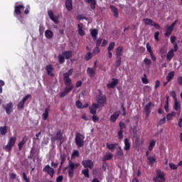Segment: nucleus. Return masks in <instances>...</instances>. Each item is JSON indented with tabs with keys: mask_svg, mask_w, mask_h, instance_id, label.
<instances>
[{
	"mask_svg": "<svg viewBox=\"0 0 182 182\" xmlns=\"http://www.w3.org/2000/svg\"><path fill=\"white\" fill-rule=\"evenodd\" d=\"M72 75H73V69H70L68 72L65 73L63 74V80H64L65 85L66 86V87L64 90V92H65L67 95L68 93H70V92H72V90L73 89V85L72 84V79L69 77L70 76H72Z\"/></svg>",
	"mask_w": 182,
	"mask_h": 182,
	"instance_id": "1",
	"label": "nucleus"
},
{
	"mask_svg": "<svg viewBox=\"0 0 182 182\" xmlns=\"http://www.w3.org/2000/svg\"><path fill=\"white\" fill-rule=\"evenodd\" d=\"M79 166H80V164H79V163L75 164L72 161H69L68 166L65 168V170H68V176L70 178H72V177H73L75 170H76V168H77V167H79Z\"/></svg>",
	"mask_w": 182,
	"mask_h": 182,
	"instance_id": "2",
	"label": "nucleus"
},
{
	"mask_svg": "<svg viewBox=\"0 0 182 182\" xmlns=\"http://www.w3.org/2000/svg\"><path fill=\"white\" fill-rule=\"evenodd\" d=\"M15 143H16V137H10L8 144L5 146H4V150H5V151H7L8 153H11V151H12V148L14 147V146H15Z\"/></svg>",
	"mask_w": 182,
	"mask_h": 182,
	"instance_id": "3",
	"label": "nucleus"
},
{
	"mask_svg": "<svg viewBox=\"0 0 182 182\" xmlns=\"http://www.w3.org/2000/svg\"><path fill=\"white\" fill-rule=\"evenodd\" d=\"M72 58V50L63 51L62 55H58L59 63H64L65 59L67 60Z\"/></svg>",
	"mask_w": 182,
	"mask_h": 182,
	"instance_id": "4",
	"label": "nucleus"
},
{
	"mask_svg": "<svg viewBox=\"0 0 182 182\" xmlns=\"http://www.w3.org/2000/svg\"><path fill=\"white\" fill-rule=\"evenodd\" d=\"M75 144L77 147H83L85 146V136L80 133L75 134Z\"/></svg>",
	"mask_w": 182,
	"mask_h": 182,
	"instance_id": "5",
	"label": "nucleus"
},
{
	"mask_svg": "<svg viewBox=\"0 0 182 182\" xmlns=\"http://www.w3.org/2000/svg\"><path fill=\"white\" fill-rule=\"evenodd\" d=\"M164 172L161 171L160 170H156V176L153 178V181L154 182H164L166 181Z\"/></svg>",
	"mask_w": 182,
	"mask_h": 182,
	"instance_id": "6",
	"label": "nucleus"
},
{
	"mask_svg": "<svg viewBox=\"0 0 182 182\" xmlns=\"http://www.w3.org/2000/svg\"><path fill=\"white\" fill-rule=\"evenodd\" d=\"M177 24V21H175L171 26L166 25V32L165 33V36L166 38H168L171 35V33L173 32L174 27Z\"/></svg>",
	"mask_w": 182,
	"mask_h": 182,
	"instance_id": "7",
	"label": "nucleus"
},
{
	"mask_svg": "<svg viewBox=\"0 0 182 182\" xmlns=\"http://www.w3.org/2000/svg\"><path fill=\"white\" fill-rule=\"evenodd\" d=\"M25 9V6L23 4L18 5V3L16 4L14 6V14L15 15H21L22 14V10Z\"/></svg>",
	"mask_w": 182,
	"mask_h": 182,
	"instance_id": "8",
	"label": "nucleus"
},
{
	"mask_svg": "<svg viewBox=\"0 0 182 182\" xmlns=\"http://www.w3.org/2000/svg\"><path fill=\"white\" fill-rule=\"evenodd\" d=\"M151 107H154V104L152 102L146 104L144 107L145 114L147 117H149V116H150V114L151 113Z\"/></svg>",
	"mask_w": 182,
	"mask_h": 182,
	"instance_id": "9",
	"label": "nucleus"
},
{
	"mask_svg": "<svg viewBox=\"0 0 182 182\" xmlns=\"http://www.w3.org/2000/svg\"><path fill=\"white\" fill-rule=\"evenodd\" d=\"M82 165L85 168H90L92 170L93 168V161L90 159L84 160L82 161Z\"/></svg>",
	"mask_w": 182,
	"mask_h": 182,
	"instance_id": "10",
	"label": "nucleus"
},
{
	"mask_svg": "<svg viewBox=\"0 0 182 182\" xmlns=\"http://www.w3.org/2000/svg\"><path fill=\"white\" fill-rule=\"evenodd\" d=\"M43 171L45 173H48L50 177L53 178V175L55 174V170L53 169V168H51L50 166L46 165Z\"/></svg>",
	"mask_w": 182,
	"mask_h": 182,
	"instance_id": "11",
	"label": "nucleus"
},
{
	"mask_svg": "<svg viewBox=\"0 0 182 182\" xmlns=\"http://www.w3.org/2000/svg\"><path fill=\"white\" fill-rule=\"evenodd\" d=\"M97 102L100 106H105L106 105V96L102 95V94L99 95L97 97Z\"/></svg>",
	"mask_w": 182,
	"mask_h": 182,
	"instance_id": "12",
	"label": "nucleus"
},
{
	"mask_svg": "<svg viewBox=\"0 0 182 182\" xmlns=\"http://www.w3.org/2000/svg\"><path fill=\"white\" fill-rule=\"evenodd\" d=\"M3 107L6 110L7 114H11L14 112V104H12V102L4 105Z\"/></svg>",
	"mask_w": 182,
	"mask_h": 182,
	"instance_id": "13",
	"label": "nucleus"
},
{
	"mask_svg": "<svg viewBox=\"0 0 182 182\" xmlns=\"http://www.w3.org/2000/svg\"><path fill=\"white\" fill-rule=\"evenodd\" d=\"M173 109L176 112H178V116L181 114V102L177 100L174 101Z\"/></svg>",
	"mask_w": 182,
	"mask_h": 182,
	"instance_id": "14",
	"label": "nucleus"
},
{
	"mask_svg": "<svg viewBox=\"0 0 182 182\" xmlns=\"http://www.w3.org/2000/svg\"><path fill=\"white\" fill-rule=\"evenodd\" d=\"M28 97H31V95H26L21 102H20L18 105V110H22L23 109V106H25V102L28 100Z\"/></svg>",
	"mask_w": 182,
	"mask_h": 182,
	"instance_id": "15",
	"label": "nucleus"
},
{
	"mask_svg": "<svg viewBox=\"0 0 182 182\" xmlns=\"http://www.w3.org/2000/svg\"><path fill=\"white\" fill-rule=\"evenodd\" d=\"M118 83H119V80H117L116 78H113L112 82H111L107 85V87L108 89H114V87L117 86Z\"/></svg>",
	"mask_w": 182,
	"mask_h": 182,
	"instance_id": "16",
	"label": "nucleus"
},
{
	"mask_svg": "<svg viewBox=\"0 0 182 182\" xmlns=\"http://www.w3.org/2000/svg\"><path fill=\"white\" fill-rule=\"evenodd\" d=\"M46 70L47 71V74L48 76H51V77H53L55 76V74H53V67L51 65H48L46 67Z\"/></svg>",
	"mask_w": 182,
	"mask_h": 182,
	"instance_id": "17",
	"label": "nucleus"
},
{
	"mask_svg": "<svg viewBox=\"0 0 182 182\" xmlns=\"http://www.w3.org/2000/svg\"><path fill=\"white\" fill-rule=\"evenodd\" d=\"M99 108V104H92L91 107H90V112L91 114H96V112L97 111V109Z\"/></svg>",
	"mask_w": 182,
	"mask_h": 182,
	"instance_id": "18",
	"label": "nucleus"
},
{
	"mask_svg": "<svg viewBox=\"0 0 182 182\" xmlns=\"http://www.w3.org/2000/svg\"><path fill=\"white\" fill-rule=\"evenodd\" d=\"M119 116H120V111L115 112L111 117H110V122H112L114 123L116 120L119 118Z\"/></svg>",
	"mask_w": 182,
	"mask_h": 182,
	"instance_id": "19",
	"label": "nucleus"
},
{
	"mask_svg": "<svg viewBox=\"0 0 182 182\" xmlns=\"http://www.w3.org/2000/svg\"><path fill=\"white\" fill-rule=\"evenodd\" d=\"M48 15L51 21H53V22H54V23H59V21H58V18H56L55 17V16L53 15V11H48Z\"/></svg>",
	"mask_w": 182,
	"mask_h": 182,
	"instance_id": "20",
	"label": "nucleus"
},
{
	"mask_svg": "<svg viewBox=\"0 0 182 182\" xmlns=\"http://www.w3.org/2000/svg\"><path fill=\"white\" fill-rule=\"evenodd\" d=\"M174 58V49H171L166 54V60L170 61Z\"/></svg>",
	"mask_w": 182,
	"mask_h": 182,
	"instance_id": "21",
	"label": "nucleus"
},
{
	"mask_svg": "<svg viewBox=\"0 0 182 182\" xmlns=\"http://www.w3.org/2000/svg\"><path fill=\"white\" fill-rule=\"evenodd\" d=\"M87 73L90 76V77H93L95 74L96 73V68H88L87 69Z\"/></svg>",
	"mask_w": 182,
	"mask_h": 182,
	"instance_id": "22",
	"label": "nucleus"
},
{
	"mask_svg": "<svg viewBox=\"0 0 182 182\" xmlns=\"http://www.w3.org/2000/svg\"><path fill=\"white\" fill-rule=\"evenodd\" d=\"M50 108L49 107L45 109V112L42 115L43 120H48V117H49V112Z\"/></svg>",
	"mask_w": 182,
	"mask_h": 182,
	"instance_id": "23",
	"label": "nucleus"
},
{
	"mask_svg": "<svg viewBox=\"0 0 182 182\" xmlns=\"http://www.w3.org/2000/svg\"><path fill=\"white\" fill-rule=\"evenodd\" d=\"M112 159H113V154L107 152L102 158V161H107V160H112Z\"/></svg>",
	"mask_w": 182,
	"mask_h": 182,
	"instance_id": "24",
	"label": "nucleus"
},
{
	"mask_svg": "<svg viewBox=\"0 0 182 182\" xmlns=\"http://www.w3.org/2000/svg\"><path fill=\"white\" fill-rule=\"evenodd\" d=\"M78 28V33L80 35V36H85V31L83 30V24L82 23H79L77 25Z\"/></svg>",
	"mask_w": 182,
	"mask_h": 182,
	"instance_id": "25",
	"label": "nucleus"
},
{
	"mask_svg": "<svg viewBox=\"0 0 182 182\" xmlns=\"http://www.w3.org/2000/svg\"><path fill=\"white\" fill-rule=\"evenodd\" d=\"M65 6L68 11H72L73 9V5L72 0H66L65 1Z\"/></svg>",
	"mask_w": 182,
	"mask_h": 182,
	"instance_id": "26",
	"label": "nucleus"
},
{
	"mask_svg": "<svg viewBox=\"0 0 182 182\" xmlns=\"http://www.w3.org/2000/svg\"><path fill=\"white\" fill-rule=\"evenodd\" d=\"M110 9L114 14V18H119V10L114 6H110Z\"/></svg>",
	"mask_w": 182,
	"mask_h": 182,
	"instance_id": "27",
	"label": "nucleus"
},
{
	"mask_svg": "<svg viewBox=\"0 0 182 182\" xmlns=\"http://www.w3.org/2000/svg\"><path fill=\"white\" fill-rule=\"evenodd\" d=\"M98 31L97 29H92L90 31V34H91V36L93 39V41H96V39H97V35H98Z\"/></svg>",
	"mask_w": 182,
	"mask_h": 182,
	"instance_id": "28",
	"label": "nucleus"
},
{
	"mask_svg": "<svg viewBox=\"0 0 182 182\" xmlns=\"http://www.w3.org/2000/svg\"><path fill=\"white\" fill-rule=\"evenodd\" d=\"M124 149L127 151L129 150H130V141L129 140V139L126 138L124 139Z\"/></svg>",
	"mask_w": 182,
	"mask_h": 182,
	"instance_id": "29",
	"label": "nucleus"
},
{
	"mask_svg": "<svg viewBox=\"0 0 182 182\" xmlns=\"http://www.w3.org/2000/svg\"><path fill=\"white\" fill-rule=\"evenodd\" d=\"M45 36L47 39H52L53 38V32L50 30H46L45 31Z\"/></svg>",
	"mask_w": 182,
	"mask_h": 182,
	"instance_id": "30",
	"label": "nucleus"
},
{
	"mask_svg": "<svg viewBox=\"0 0 182 182\" xmlns=\"http://www.w3.org/2000/svg\"><path fill=\"white\" fill-rule=\"evenodd\" d=\"M87 4H90L91 9H95L96 8V0H85Z\"/></svg>",
	"mask_w": 182,
	"mask_h": 182,
	"instance_id": "31",
	"label": "nucleus"
},
{
	"mask_svg": "<svg viewBox=\"0 0 182 182\" xmlns=\"http://www.w3.org/2000/svg\"><path fill=\"white\" fill-rule=\"evenodd\" d=\"M143 22L145 25L153 26V23H154V21L150 18H144Z\"/></svg>",
	"mask_w": 182,
	"mask_h": 182,
	"instance_id": "32",
	"label": "nucleus"
},
{
	"mask_svg": "<svg viewBox=\"0 0 182 182\" xmlns=\"http://www.w3.org/2000/svg\"><path fill=\"white\" fill-rule=\"evenodd\" d=\"M147 160H148V164L149 166H153V164L156 163V157L154 156H148Z\"/></svg>",
	"mask_w": 182,
	"mask_h": 182,
	"instance_id": "33",
	"label": "nucleus"
},
{
	"mask_svg": "<svg viewBox=\"0 0 182 182\" xmlns=\"http://www.w3.org/2000/svg\"><path fill=\"white\" fill-rule=\"evenodd\" d=\"M6 133H8V128L6 127V126L1 127L0 134H1V136H5Z\"/></svg>",
	"mask_w": 182,
	"mask_h": 182,
	"instance_id": "34",
	"label": "nucleus"
},
{
	"mask_svg": "<svg viewBox=\"0 0 182 182\" xmlns=\"http://www.w3.org/2000/svg\"><path fill=\"white\" fill-rule=\"evenodd\" d=\"M154 146H156V140H151L148 146L149 151H151L154 149Z\"/></svg>",
	"mask_w": 182,
	"mask_h": 182,
	"instance_id": "35",
	"label": "nucleus"
},
{
	"mask_svg": "<svg viewBox=\"0 0 182 182\" xmlns=\"http://www.w3.org/2000/svg\"><path fill=\"white\" fill-rule=\"evenodd\" d=\"M144 65L146 66V68H150V66H151V60H150V58H144L143 60Z\"/></svg>",
	"mask_w": 182,
	"mask_h": 182,
	"instance_id": "36",
	"label": "nucleus"
},
{
	"mask_svg": "<svg viewBox=\"0 0 182 182\" xmlns=\"http://www.w3.org/2000/svg\"><path fill=\"white\" fill-rule=\"evenodd\" d=\"M122 52H123V47L119 46L117 48V51H116L117 58H121L122 57Z\"/></svg>",
	"mask_w": 182,
	"mask_h": 182,
	"instance_id": "37",
	"label": "nucleus"
},
{
	"mask_svg": "<svg viewBox=\"0 0 182 182\" xmlns=\"http://www.w3.org/2000/svg\"><path fill=\"white\" fill-rule=\"evenodd\" d=\"M106 146H107V149H108L109 150H112V151H113V150L116 149V146H117V144L107 143Z\"/></svg>",
	"mask_w": 182,
	"mask_h": 182,
	"instance_id": "38",
	"label": "nucleus"
},
{
	"mask_svg": "<svg viewBox=\"0 0 182 182\" xmlns=\"http://www.w3.org/2000/svg\"><path fill=\"white\" fill-rule=\"evenodd\" d=\"M77 109H85V107H87V106H89L88 105H85V106H83L82 105V102H80V100H77L75 103Z\"/></svg>",
	"mask_w": 182,
	"mask_h": 182,
	"instance_id": "39",
	"label": "nucleus"
},
{
	"mask_svg": "<svg viewBox=\"0 0 182 182\" xmlns=\"http://www.w3.org/2000/svg\"><path fill=\"white\" fill-rule=\"evenodd\" d=\"M173 77H174V71H171L168 73V75L166 76V80H168V82H171Z\"/></svg>",
	"mask_w": 182,
	"mask_h": 182,
	"instance_id": "40",
	"label": "nucleus"
},
{
	"mask_svg": "<svg viewBox=\"0 0 182 182\" xmlns=\"http://www.w3.org/2000/svg\"><path fill=\"white\" fill-rule=\"evenodd\" d=\"M63 137V134H62V131L59 130L57 132V134H56V137L55 139V140H62Z\"/></svg>",
	"mask_w": 182,
	"mask_h": 182,
	"instance_id": "41",
	"label": "nucleus"
},
{
	"mask_svg": "<svg viewBox=\"0 0 182 182\" xmlns=\"http://www.w3.org/2000/svg\"><path fill=\"white\" fill-rule=\"evenodd\" d=\"M119 150L117 151L116 155L117 157H123L124 156V154L123 153V149H122V146L118 147Z\"/></svg>",
	"mask_w": 182,
	"mask_h": 182,
	"instance_id": "42",
	"label": "nucleus"
},
{
	"mask_svg": "<svg viewBox=\"0 0 182 182\" xmlns=\"http://www.w3.org/2000/svg\"><path fill=\"white\" fill-rule=\"evenodd\" d=\"M26 143V138H23L21 141L18 143V149L22 150V147H23V145Z\"/></svg>",
	"mask_w": 182,
	"mask_h": 182,
	"instance_id": "43",
	"label": "nucleus"
},
{
	"mask_svg": "<svg viewBox=\"0 0 182 182\" xmlns=\"http://www.w3.org/2000/svg\"><path fill=\"white\" fill-rule=\"evenodd\" d=\"M82 174H83L84 177H86L87 178H89V177H90V176L89 175V169L88 168H85V169L82 170Z\"/></svg>",
	"mask_w": 182,
	"mask_h": 182,
	"instance_id": "44",
	"label": "nucleus"
},
{
	"mask_svg": "<svg viewBox=\"0 0 182 182\" xmlns=\"http://www.w3.org/2000/svg\"><path fill=\"white\" fill-rule=\"evenodd\" d=\"M176 112H172L171 113H169L166 115V119L167 120H171V119L173 117H174V116H176Z\"/></svg>",
	"mask_w": 182,
	"mask_h": 182,
	"instance_id": "45",
	"label": "nucleus"
},
{
	"mask_svg": "<svg viewBox=\"0 0 182 182\" xmlns=\"http://www.w3.org/2000/svg\"><path fill=\"white\" fill-rule=\"evenodd\" d=\"M122 65V58L121 57H117V60L115 62V66L116 68H119Z\"/></svg>",
	"mask_w": 182,
	"mask_h": 182,
	"instance_id": "46",
	"label": "nucleus"
},
{
	"mask_svg": "<svg viewBox=\"0 0 182 182\" xmlns=\"http://www.w3.org/2000/svg\"><path fill=\"white\" fill-rule=\"evenodd\" d=\"M115 43L114 42H111L107 48V50L108 51H112L114 49V46H115Z\"/></svg>",
	"mask_w": 182,
	"mask_h": 182,
	"instance_id": "47",
	"label": "nucleus"
},
{
	"mask_svg": "<svg viewBox=\"0 0 182 182\" xmlns=\"http://www.w3.org/2000/svg\"><path fill=\"white\" fill-rule=\"evenodd\" d=\"M144 77L141 78V82L144 85H147L149 83V79H147V75L146 74L144 75Z\"/></svg>",
	"mask_w": 182,
	"mask_h": 182,
	"instance_id": "48",
	"label": "nucleus"
},
{
	"mask_svg": "<svg viewBox=\"0 0 182 182\" xmlns=\"http://www.w3.org/2000/svg\"><path fill=\"white\" fill-rule=\"evenodd\" d=\"M61 161H60V169L62 168V166H63V164L65 161H66V157L63 155L60 156Z\"/></svg>",
	"mask_w": 182,
	"mask_h": 182,
	"instance_id": "49",
	"label": "nucleus"
},
{
	"mask_svg": "<svg viewBox=\"0 0 182 182\" xmlns=\"http://www.w3.org/2000/svg\"><path fill=\"white\" fill-rule=\"evenodd\" d=\"M93 55H92V53H87L85 56V60H90L92 59V57Z\"/></svg>",
	"mask_w": 182,
	"mask_h": 182,
	"instance_id": "50",
	"label": "nucleus"
},
{
	"mask_svg": "<svg viewBox=\"0 0 182 182\" xmlns=\"http://www.w3.org/2000/svg\"><path fill=\"white\" fill-rule=\"evenodd\" d=\"M169 167H170L171 170H177V168H178V166H177L173 163L169 164Z\"/></svg>",
	"mask_w": 182,
	"mask_h": 182,
	"instance_id": "51",
	"label": "nucleus"
},
{
	"mask_svg": "<svg viewBox=\"0 0 182 182\" xmlns=\"http://www.w3.org/2000/svg\"><path fill=\"white\" fill-rule=\"evenodd\" d=\"M170 95L174 101L177 100V94H176V91H171Z\"/></svg>",
	"mask_w": 182,
	"mask_h": 182,
	"instance_id": "52",
	"label": "nucleus"
},
{
	"mask_svg": "<svg viewBox=\"0 0 182 182\" xmlns=\"http://www.w3.org/2000/svg\"><path fill=\"white\" fill-rule=\"evenodd\" d=\"M166 112H168V96H166V105L164 106Z\"/></svg>",
	"mask_w": 182,
	"mask_h": 182,
	"instance_id": "53",
	"label": "nucleus"
},
{
	"mask_svg": "<svg viewBox=\"0 0 182 182\" xmlns=\"http://www.w3.org/2000/svg\"><path fill=\"white\" fill-rule=\"evenodd\" d=\"M22 178L26 182H31V181H29V178H28V176H26V173L25 172L23 173Z\"/></svg>",
	"mask_w": 182,
	"mask_h": 182,
	"instance_id": "54",
	"label": "nucleus"
},
{
	"mask_svg": "<svg viewBox=\"0 0 182 182\" xmlns=\"http://www.w3.org/2000/svg\"><path fill=\"white\" fill-rule=\"evenodd\" d=\"M100 52V48H99V47H97L96 46V48H94L93 51H92V53L94 55H97V53H99Z\"/></svg>",
	"mask_w": 182,
	"mask_h": 182,
	"instance_id": "55",
	"label": "nucleus"
},
{
	"mask_svg": "<svg viewBox=\"0 0 182 182\" xmlns=\"http://www.w3.org/2000/svg\"><path fill=\"white\" fill-rule=\"evenodd\" d=\"M118 139L119 140H122V139H123V131H122V129L118 132Z\"/></svg>",
	"mask_w": 182,
	"mask_h": 182,
	"instance_id": "56",
	"label": "nucleus"
},
{
	"mask_svg": "<svg viewBox=\"0 0 182 182\" xmlns=\"http://www.w3.org/2000/svg\"><path fill=\"white\" fill-rule=\"evenodd\" d=\"M72 157H79V151L77 150L73 151Z\"/></svg>",
	"mask_w": 182,
	"mask_h": 182,
	"instance_id": "57",
	"label": "nucleus"
},
{
	"mask_svg": "<svg viewBox=\"0 0 182 182\" xmlns=\"http://www.w3.org/2000/svg\"><path fill=\"white\" fill-rule=\"evenodd\" d=\"M146 50L149 53H153V50H151V46H150V44L149 43H146Z\"/></svg>",
	"mask_w": 182,
	"mask_h": 182,
	"instance_id": "58",
	"label": "nucleus"
},
{
	"mask_svg": "<svg viewBox=\"0 0 182 182\" xmlns=\"http://www.w3.org/2000/svg\"><path fill=\"white\" fill-rule=\"evenodd\" d=\"M16 18H18V21H20L21 23H25L26 21H25V18L22 17V16H19L18 17V16H16Z\"/></svg>",
	"mask_w": 182,
	"mask_h": 182,
	"instance_id": "59",
	"label": "nucleus"
},
{
	"mask_svg": "<svg viewBox=\"0 0 182 182\" xmlns=\"http://www.w3.org/2000/svg\"><path fill=\"white\" fill-rule=\"evenodd\" d=\"M103 39L102 38H98L97 41H96V46L99 47L100 46L102 42Z\"/></svg>",
	"mask_w": 182,
	"mask_h": 182,
	"instance_id": "60",
	"label": "nucleus"
},
{
	"mask_svg": "<svg viewBox=\"0 0 182 182\" xmlns=\"http://www.w3.org/2000/svg\"><path fill=\"white\" fill-rule=\"evenodd\" d=\"M44 31H45V27L43 26V25L41 24L39 26V32L40 33H43Z\"/></svg>",
	"mask_w": 182,
	"mask_h": 182,
	"instance_id": "61",
	"label": "nucleus"
},
{
	"mask_svg": "<svg viewBox=\"0 0 182 182\" xmlns=\"http://www.w3.org/2000/svg\"><path fill=\"white\" fill-rule=\"evenodd\" d=\"M159 35H160V33L159 31H156L154 33V39H155V41H159Z\"/></svg>",
	"mask_w": 182,
	"mask_h": 182,
	"instance_id": "62",
	"label": "nucleus"
},
{
	"mask_svg": "<svg viewBox=\"0 0 182 182\" xmlns=\"http://www.w3.org/2000/svg\"><path fill=\"white\" fill-rule=\"evenodd\" d=\"M155 89H159V87H160V81L159 80H156L155 82Z\"/></svg>",
	"mask_w": 182,
	"mask_h": 182,
	"instance_id": "63",
	"label": "nucleus"
},
{
	"mask_svg": "<svg viewBox=\"0 0 182 182\" xmlns=\"http://www.w3.org/2000/svg\"><path fill=\"white\" fill-rule=\"evenodd\" d=\"M178 85L182 86V77H178Z\"/></svg>",
	"mask_w": 182,
	"mask_h": 182,
	"instance_id": "64",
	"label": "nucleus"
}]
</instances>
